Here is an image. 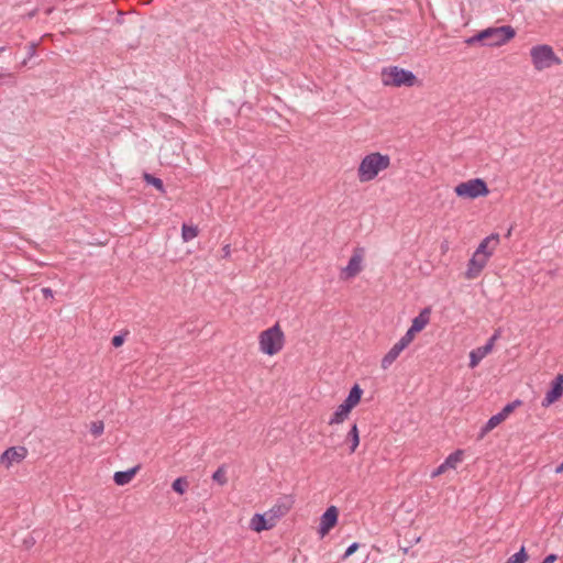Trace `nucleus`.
Here are the masks:
<instances>
[{"label":"nucleus","instance_id":"f257e3e1","mask_svg":"<svg viewBox=\"0 0 563 563\" xmlns=\"http://www.w3.org/2000/svg\"><path fill=\"white\" fill-rule=\"evenodd\" d=\"M389 166V155L382 154L379 152H372L361 159L357 167V178L360 183H369Z\"/></svg>","mask_w":563,"mask_h":563},{"label":"nucleus","instance_id":"f03ea898","mask_svg":"<svg viewBox=\"0 0 563 563\" xmlns=\"http://www.w3.org/2000/svg\"><path fill=\"white\" fill-rule=\"evenodd\" d=\"M516 36V31L510 25L487 27L479 33L465 40L467 45L481 42L485 46H501Z\"/></svg>","mask_w":563,"mask_h":563},{"label":"nucleus","instance_id":"7ed1b4c3","mask_svg":"<svg viewBox=\"0 0 563 563\" xmlns=\"http://www.w3.org/2000/svg\"><path fill=\"white\" fill-rule=\"evenodd\" d=\"M284 345L285 334L278 322L262 331L258 335L260 351L266 355L273 356L278 354L284 349Z\"/></svg>","mask_w":563,"mask_h":563},{"label":"nucleus","instance_id":"20e7f679","mask_svg":"<svg viewBox=\"0 0 563 563\" xmlns=\"http://www.w3.org/2000/svg\"><path fill=\"white\" fill-rule=\"evenodd\" d=\"M530 57L536 70L541 71L561 65V58L548 44L534 45L530 49Z\"/></svg>","mask_w":563,"mask_h":563},{"label":"nucleus","instance_id":"39448f33","mask_svg":"<svg viewBox=\"0 0 563 563\" xmlns=\"http://www.w3.org/2000/svg\"><path fill=\"white\" fill-rule=\"evenodd\" d=\"M380 76L384 86L412 87L417 82V77L412 71L399 68L398 66L383 68Z\"/></svg>","mask_w":563,"mask_h":563},{"label":"nucleus","instance_id":"423d86ee","mask_svg":"<svg viewBox=\"0 0 563 563\" xmlns=\"http://www.w3.org/2000/svg\"><path fill=\"white\" fill-rule=\"evenodd\" d=\"M454 192L461 198L476 199L489 194L487 184L482 178H473L455 186Z\"/></svg>","mask_w":563,"mask_h":563},{"label":"nucleus","instance_id":"0eeeda50","mask_svg":"<svg viewBox=\"0 0 563 563\" xmlns=\"http://www.w3.org/2000/svg\"><path fill=\"white\" fill-rule=\"evenodd\" d=\"M365 250L364 247H355L350 261L345 267L340 272V278L342 280H350L357 276L363 269Z\"/></svg>","mask_w":563,"mask_h":563},{"label":"nucleus","instance_id":"6e6552de","mask_svg":"<svg viewBox=\"0 0 563 563\" xmlns=\"http://www.w3.org/2000/svg\"><path fill=\"white\" fill-rule=\"evenodd\" d=\"M27 449L25 446H11L0 455V464L9 470L13 464L25 460Z\"/></svg>","mask_w":563,"mask_h":563},{"label":"nucleus","instance_id":"1a4fd4ad","mask_svg":"<svg viewBox=\"0 0 563 563\" xmlns=\"http://www.w3.org/2000/svg\"><path fill=\"white\" fill-rule=\"evenodd\" d=\"M489 258L485 255H482L478 252H474L472 257L470 258L467 263V269L465 272V278L466 279H475L477 278L483 269L486 267Z\"/></svg>","mask_w":563,"mask_h":563},{"label":"nucleus","instance_id":"9d476101","mask_svg":"<svg viewBox=\"0 0 563 563\" xmlns=\"http://www.w3.org/2000/svg\"><path fill=\"white\" fill-rule=\"evenodd\" d=\"M292 505L294 498L291 496H284L283 498L278 499L277 503L271 509H268V511H266V515L276 525L278 519L289 512Z\"/></svg>","mask_w":563,"mask_h":563},{"label":"nucleus","instance_id":"9b49d317","mask_svg":"<svg viewBox=\"0 0 563 563\" xmlns=\"http://www.w3.org/2000/svg\"><path fill=\"white\" fill-rule=\"evenodd\" d=\"M339 511L335 506H330L321 516L318 533L321 538L325 537L329 531L336 525Z\"/></svg>","mask_w":563,"mask_h":563},{"label":"nucleus","instance_id":"f8f14e48","mask_svg":"<svg viewBox=\"0 0 563 563\" xmlns=\"http://www.w3.org/2000/svg\"><path fill=\"white\" fill-rule=\"evenodd\" d=\"M563 395V375L559 374L552 382L550 390L547 391L542 406L548 407L559 400Z\"/></svg>","mask_w":563,"mask_h":563},{"label":"nucleus","instance_id":"ddd939ff","mask_svg":"<svg viewBox=\"0 0 563 563\" xmlns=\"http://www.w3.org/2000/svg\"><path fill=\"white\" fill-rule=\"evenodd\" d=\"M499 244V234L492 233L490 235L486 236L477 246L475 250L476 252L481 253L482 255H485L486 257L490 258L496 250V247Z\"/></svg>","mask_w":563,"mask_h":563},{"label":"nucleus","instance_id":"4468645a","mask_svg":"<svg viewBox=\"0 0 563 563\" xmlns=\"http://www.w3.org/2000/svg\"><path fill=\"white\" fill-rule=\"evenodd\" d=\"M250 527L252 530L256 532H261L264 530H269L273 527H275L274 521L267 517L266 512L264 515L262 514H255L250 521Z\"/></svg>","mask_w":563,"mask_h":563},{"label":"nucleus","instance_id":"2eb2a0df","mask_svg":"<svg viewBox=\"0 0 563 563\" xmlns=\"http://www.w3.org/2000/svg\"><path fill=\"white\" fill-rule=\"evenodd\" d=\"M406 349L400 342H396L391 349L384 355L380 362L383 369H387L397 360L400 353Z\"/></svg>","mask_w":563,"mask_h":563},{"label":"nucleus","instance_id":"dca6fc26","mask_svg":"<svg viewBox=\"0 0 563 563\" xmlns=\"http://www.w3.org/2000/svg\"><path fill=\"white\" fill-rule=\"evenodd\" d=\"M139 470H140V466L136 465L128 471L115 472L113 475V481L117 485L124 486V485L129 484L134 478V476L136 475Z\"/></svg>","mask_w":563,"mask_h":563},{"label":"nucleus","instance_id":"f3484780","mask_svg":"<svg viewBox=\"0 0 563 563\" xmlns=\"http://www.w3.org/2000/svg\"><path fill=\"white\" fill-rule=\"evenodd\" d=\"M430 314H431L430 308L422 309L420 311V313L413 318L410 327L413 330H416L417 332L422 331L427 327V324L430 322Z\"/></svg>","mask_w":563,"mask_h":563},{"label":"nucleus","instance_id":"a211bd4d","mask_svg":"<svg viewBox=\"0 0 563 563\" xmlns=\"http://www.w3.org/2000/svg\"><path fill=\"white\" fill-rule=\"evenodd\" d=\"M362 395H363V390H362V388H361L357 384H355V385L351 388V390H350V393H349L347 397L344 399V401H343L342 404H343L345 407H347L349 409H351V410H352V409H353L355 406H357V405H358V402L361 401Z\"/></svg>","mask_w":563,"mask_h":563},{"label":"nucleus","instance_id":"6ab92c4d","mask_svg":"<svg viewBox=\"0 0 563 563\" xmlns=\"http://www.w3.org/2000/svg\"><path fill=\"white\" fill-rule=\"evenodd\" d=\"M350 453H354L360 445V432L356 423H353L345 437Z\"/></svg>","mask_w":563,"mask_h":563},{"label":"nucleus","instance_id":"aec40b11","mask_svg":"<svg viewBox=\"0 0 563 563\" xmlns=\"http://www.w3.org/2000/svg\"><path fill=\"white\" fill-rule=\"evenodd\" d=\"M350 412L351 409L341 404L329 419V424L334 426L344 422L349 418Z\"/></svg>","mask_w":563,"mask_h":563},{"label":"nucleus","instance_id":"412c9836","mask_svg":"<svg viewBox=\"0 0 563 563\" xmlns=\"http://www.w3.org/2000/svg\"><path fill=\"white\" fill-rule=\"evenodd\" d=\"M489 354L488 347L478 346L470 352V367H476Z\"/></svg>","mask_w":563,"mask_h":563},{"label":"nucleus","instance_id":"4be33fe9","mask_svg":"<svg viewBox=\"0 0 563 563\" xmlns=\"http://www.w3.org/2000/svg\"><path fill=\"white\" fill-rule=\"evenodd\" d=\"M503 421H505V419L499 413L492 416L485 426L481 429L479 439H483L488 432L494 430Z\"/></svg>","mask_w":563,"mask_h":563},{"label":"nucleus","instance_id":"5701e85b","mask_svg":"<svg viewBox=\"0 0 563 563\" xmlns=\"http://www.w3.org/2000/svg\"><path fill=\"white\" fill-rule=\"evenodd\" d=\"M464 451L463 450H456L452 452L445 460L444 464L448 470H454L456 466L463 461Z\"/></svg>","mask_w":563,"mask_h":563},{"label":"nucleus","instance_id":"b1692460","mask_svg":"<svg viewBox=\"0 0 563 563\" xmlns=\"http://www.w3.org/2000/svg\"><path fill=\"white\" fill-rule=\"evenodd\" d=\"M199 234V230L196 225H189L184 223L181 227V238L185 242H189L197 238Z\"/></svg>","mask_w":563,"mask_h":563},{"label":"nucleus","instance_id":"393cba45","mask_svg":"<svg viewBox=\"0 0 563 563\" xmlns=\"http://www.w3.org/2000/svg\"><path fill=\"white\" fill-rule=\"evenodd\" d=\"M529 559V555L526 551V548L522 545L520 550L511 555L505 563H526Z\"/></svg>","mask_w":563,"mask_h":563},{"label":"nucleus","instance_id":"a878e982","mask_svg":"<svg viewBox=\"0 0 563 563\" xmlns=\"http://www.w3.org/2000/svg\"><path fill=\"white\" fill-rule=\"evenodd\" d=\"M521 405L520 400H515L512 402L507 404L498 413L506 420L509 415Z\"/></svg>","mask_w":563,"mask_h":563},{"label":"nucleus","instance_id":"bb28decb","mask_svg":"<svg viewBox=\"0 0 563 563\" xmlns=\"http://www.w3.org/2000/svg\"><path fill=\"white\" fill-rule=\"evenodd\" d=\"M145 181L150 185H153L156 189H158L161 192H165V187H164V184H163V180L155 177V176H152L150 174H145Z\"/></svg>","mask_w":563,"mask_h":563},{"label":"nucleus","instance_id":"cd10ccee","mask_svg":"<svg viewBox=\"0 0 563 563\" xmlns=\"http://www.w3.org/2000/svg\"><path fill=\"white\" fill-rule=\"evenodd\" d=\"M187 481L184 477H178L173 482V489L178 493L179 495H183L186 492L187 488Z\"/></svg>","mask_w":563,"mask_h":563},{"label":"nucleus","instance_id":"c85d7f7f","mask_svg":"<svg viewBox=\"0 0 563 563\" xmlns=\"http://www.w3.org/2000/svg\"><path fill=\"white\" fill-rule=\"evenodd\" d=\"M417 333L418 332L410 327L398 342L402 343V345L407 347L413 341Z\"/></svg>","mask_w":563,"mask_h":563},{"label":"nucleus","instance_id":"c756f323","mask_svg":"<svg viewBox=\"0 0 563 563\" xmlns=\"http://www.w3.org/2000/svg\"><path fill=\"white\" fill-rule=\"evenodd\" d=\"M212 479L217 483H219L220 485H224L227 483V475H225V470L223 466H220L213 474H212Z\"/></svg>","mask_w":563,"mask_h":563},{"label":"nucleus","instance_id":"7c9ffc66","mask_svg":"<svg viewBox=\"0 0 563 563\" xmlns=\"http://www.w3.org/2000/svg\"><path fill=\"white\" fill-rule=\"evenodd\" d=\"M104 424L102 421H93L90 424V432L93 437H100L103 433Z\"/></svg>","mask_w":563,"mask_h":563},{"label":"nucleus","instance_id":"2f4dec72","mask_svg":"<svg viewBox=\"0 0 563 563\" xmlns=\"http://www.w3.org/2000/svg\"><path fill=\"white\" fill-rule=\"evenodd\" d=\"M499 336H500V331L499 330L495 331V333L489 338V340L483 346L488 347V352L490 353L494 349L495 342L499 339Z\"/></svg>","mask_w":563,"mask_h":563},{"label":"nucleus","instance_id":"473e14b6","mask_svg":"<svg viewBox=\"0 0 563 563\" xmlns=\"http://www.w3.org/2000/svg\"><path fill=\"white\" fill-rule=\"evenodd\" d=\"M446 471H448V468H446V466H445V464L443 462L435 470L432 471L431 477L435 478V477L444 474Z\"/></svg>","mask_w":563,"mask_h":563},{"label":"nucleus","instance_id":"72a5a7b5","mask_svg":"<svg viewBox=\"0 0 563 563\" xmlns=\"http://www.w3.org/2000/svg\"><path fill=\"white\" fill-rule=\"evenodd\" d=\"M358 549V543L357 542H354L352 543L346 550H345V553L343 554V559H346L349 556H351L356 550Z\"/></svg>","mask_w":563,"mask_h":563},{"label":"nucleus","instance_id":"f704fd0d","mask_svg":"<svg viewBox=\"0 0 563 563\" xmlns=\"http://www.w3.org/2000/svg\"><path fill=\"white\" fill-rule=\"evenodd\" d=\"M36 47H37V44H36V43H34V42H32V43H30V44L27 45V47H26V48H27V58H29V59L35 56V54H36Z\"/></svg>","mask_w":563,"mask_h":563},{"label":"nucleus","instance_id":"c9c22d12","mask_svg":"<svg viewBox=\"0 0 563 563\" xmlns=\"http://www.w3.org/2000/svg\"><path fill=\"white\" fill-rule=\"evenodd\" d=\"M123 342H124L123 335H114L111 341V343L114 347L121 346L123 344Z\"/></svg>","mask_w":563,"mask_h":563},{"label":"nucleus","instance_id":"e433bc0d","mask_svg":"<svg viewBox=\"0 0 563 563\" xmlns=\"http://www.w3.org/2000/svg\"><path fill=\"white\" fill-rule=\"evenodd\" d=\"M558 556L555 554L547 555L541 563H554Z\"/></svg>","mask_w":563,"mask_h":563},{"label":"nucleus","instance_id":"4c0bfd02","mask_svg":"<svg viewBox=\"0 0 563 563\" xmlns=\"http://www.w3.org/2000/svg\"><path fill=\"white\" fill-rule=\"evenodd\" d=\"M222 253H223V257H224V258L230 257V255H231V246H230V244H225V245L222 247Z\"/></svg>","mask_w":563,"mask_h":563},{"label":"nucleus","instance_id":"58836bf2","mask_svg":"<svg viewBox=\"0 0 563 563\" xmlns=\"http://www.w3.org/2000/svg\"><path fill=\"white\" fill-rule=\"evenodd\" d=\"M42 294L45 298H53V290L48 287L42 288Z\"/></svg>","mask_w":563,"mask_h":563},{"label":"nucleus","instance_id":"ea45409f","mask_svg":"<svg viewBox=\"0 0 563 563\" xmlns=\"http://www.w3.org/2000/svg\"><path fill=\"white\" fill-rule=\"evenodd\" d=\"M562 472H563V462L555 468L556 474H561Z\"/></svg>","mask_w":563,"mask_h":563},{"label":"nucleus","instance_id":"a19ab883","mask_svg":"<svg viewBox=\"0 0 563 563\" xmlns=\"http://www.w3.org/2000/svg\"><path fill=\"white\" fill-rule=\"evenodd\" d=\"M330 439H331L332 443H334L335 445H341V443H338L334 441V433L330 434Z\"/></svg>","mask_w":563,"mask_h":563},{"label":"nucleus","instance_id":"79ce46f5","mask_svg":"<svg viewBox=\"0 0 563 563\" xmlns=\"http://www.w3.org/2000/svg\"><path fill=\"white\" fill-rule=\"evenodd\" d=\"M5 51V47L4 46H1L0 47V54L3 53Z\"/></svg>","mask_w":563,"mask_h":563}]
</instances>
